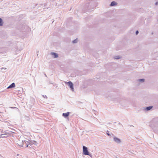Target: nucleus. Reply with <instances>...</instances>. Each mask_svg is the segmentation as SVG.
I'll return each mask as SVG.
<instances>
[{"label":"nucleus","mask_w":158,"mask_h":158,"mask_svg":"<svg viewBox=\"0 0 158 158\" xmlns=\"http://www.w3.org/2000/svg\"><path fill=\"white\" fill-rule=\"evenodd\" d=\"M83 154L85 155H87L89 153L87 147L85 146L83 147Z\"/></svg>","instance_id":"f257e3e1"},{"label":"nucleus","mask_w":158,"mask_h":158,"mask_svg":"<svg viewBox=\"0 0 158 158\" xmlns=\"http://www.w3.org/2000/svg\"><path fill=\"white\" fill-rule=\"evenodd\" d=\"M67 83L68 84L69 87L71 89V90L73 91V83L71 81H69L67 82Z\"/></svg>","instance_id":"f03ea898"},{"label":"nucleus","mask_w":158,"mask_h":158,"mask_svg":"<svg viewBox=\"0 0 158 158\" xmlns=\"http://www.w3.org/2000/svg\"><path fill=\"white\" fill-rule=\"evenodd\" d=\"M114 140L116 143H121L120 139L118 138L115 137H114Z\"/></svg>","instance_id":"7ed1b4c3"},{"label":"nucleus","mask_w":158,"mask_h":158,"mask_svg":"<svg viewBox=\"0 0 158 158\" xmlns=\"http://www.w3.org/2000/svg\"><path fill=\"white\" fill-rule=\"evenodd\" d=\"M22 144H19V145H21L23 147L24 146H26L27 145V143H28V142L27 141L24 140L23 141V140H22Z\"/></svg>","instance_id":"20e7f679"},{"label":"nucleus","mask_w":158,"mask_h":158,"mask_svg":"<svg viewBox=\"0 0 158 158\" xmlns=\"http://www.w3.org/2000/svg\"><path fill=\"white\" fill-rule=\"evenodd\" d=\"M15 87V83H13L7 88V89L12 88H14Z\"/></svg>","instance_id":"39448f33"},{"label":"nucleus","mask_w":158,"mask_h":158,"mask_svg":"<svg viewBox=\"0 0 158 158\" xmlns=\"http://www.w3.org/2000/svg\"><path fill=\"white\" fill-rule=\"evenodd\" d=\"M70 113L69 112H67L65 113H63L62 114V116L65 118L68 117L69 114Z\"/></svg>","instance_id":"423d86ee"},{"label":"nucleus","mask_w":158,"mask_h":158,"mask_svg":"<svg viewBox=\"0 0 158 158\" xmlns=\"http://www.w3.org/2000/svg\"><path fill=\"white\" fill-rule=\"evenodd\" d=\"M51 54L52 55L54 56V58H56L58 57V56L57 54L55 52H51Z\"/></svg>","instance_id":"0eeeda50"},{"label":"nucleus","mask_w":158,"mask_h":158,"mask_svg":"<svg viewBox=\"0 0 158 158\" xmlns=\"http://www.w3.org/2000/svg\"><path fill=\"white\" fill-rule=\"evenodd\" d=\"M117 3L116 2H115L114 1H113L111 3L110 6H114L117 5Z\"/></svg>","instance_id":"6e6552de"},{"label":"nucleus","mask_w":158,"mask_h":158,"mask_svg":"<svg viewBox=\"0 0 158 158\" xmlns=\"http://www.w3.org/2000/svg\"><path fill=\"white\" fill-rule=\"evenodd\" d=\"M153 107V106H148L147 107L146 109L145 110L147 111H148L150 110Z\"/></svg>","instance_id":"1a4fd4ad"},{"label":"nucleus","mask_w":158,"mask_h":158,"mask_svg":"<svg viewBox=\"0 0 158 158\" xmlns=\"http://www.w3.org/2000/svg\"><path fill=\"white\" fill-rule=\"evenodd\" d=\"M3 25V22L2 19L0 18V26H2Z\"/></svg>","instance_id":"9d476101"},{"label":"nucleus","mask_w":158,"mask_h":158,"mask_svg":"<svg viewBox=\"0 0 158 158\" xmlns=\"http://www.w3.org/2000/svg\"><path fill=\"white\" fill-rule=\"evenodd\" d=\"M27 147H30V146H29L30 145L31 146V145H32V143H31V142H28V143H27Z\"/></svg>","instance_id":"9b49d317"},{"label":"nucleus","mask_w":158,"mask_h":158,"mask_svg":"<svg viewBox=\"0 0 158 158\" xmlns=\"http://www.w3.org/2000/svg\"><path fill=\"white\" fill-rule=\"evenodd\" d=\"M78 41V40L77 39H76L74 40L73 41V43H76Z\"/></svg>","instance_id":"f8f14e48"},{"label":"nucleus","mask_w":158,"mask_h":158,"mask_svg":"<svg viewBox=\"0 0 158 158\" xmlns=\"http://www.w3.org/2000/svg\"><path fill=\"white\" fill-rule=\"evenodd\" d=\"M138 81L141 82H143L144 81V79H139L138 80Z\"/></svg>","instance_id":"ddd939ff"},{"label":"nucleus","mask_w":158,"mask_h":158,"mask_svg":"<svg viewBox=\"0 0 158 158\" xmlns=\"http://www.w3.org/2000/svg\"><path fill=\"white\" fill-rule=\"evenodd\" d=\"M114 58L115 59H120V57L119 56H114Z\"/></svg>","instance_id":"4468645a"},{"label":"nucleus","mask_w":158,"mask_h":158,"mask_svg":"<svg viewBox=\"0 0 158 158\" xmlns=\"http://www.w3.org/2000/svg\"><path fill=\"white\" fill-rule=\"evenodd\" d=\"M40 5L41 6H43L44 5V6L45 7L47 6V4L46 3H44L43 4H40Z\"/></svg>","instance_id":"2eb2a0df"},{"label":"nucleus","mask_w":158,"mask_h":158,"mask_svg":"<svg viewBox=\"0 0 158 158\" xmlns=\"http://www.w3.org/2000/svg\"><path fill=\"white\" fill-rule=\"evenodd\" d=\"M87 155H88L89 156L91 157H92V155L91 154H90L89 153H88V154Z\"/></svg>","instance_id":"dca6fc26"},{"label":"nucleus","mask_w":158,"mask_h":158,"mask_svg":"<svg viewBox=\"0 0 158 158\" xmlns=\"http://www.w3.org/2000/svg\"><path fill=\"white\" fill-rule=\"evenodd\" d=\"M6 68H2L1 69V70H6Z\"/></svg>","instance_id":"f3484780"},{"label":"nucleus","mask_w":158,"mask_h":158,"mask_svg":"<svg viewBox=\"0 0 158 158\" xmlns=\"http://www.w3.org/2000/svg\"><path fill=\"white\" fill-rule=\"evenodd\" d=\"M95 157H99V154H96L95 155Z\"/></svg>","instance_id":"a211bd4d"},{"label":"nucleus","mask_w":158,"mask_h":158,"mask_svg":"<svg viewBox=\"0 0 158 158\" xmlns=\"http://www.w3.org/2000/svg\"><path fill=\"white\" fill-rule=\"evenodd\" d=\"M3 135H3V134H2V135H1V138H4V137H5V136H3Z\"/></svg>","instance_id":"6ab92c4d"},{"label":"nucleus","mask_w":158,"mask_h":158,"mask_svg":"<svg viewBox=\"0 0 158 158\" xmlns=\"http://www.w3.org/2000/svg\"><path fill=\"white\" fill-rule=\"evenodd\" d=\"M139 33V31H136L135 32L136 34L137 35Z\"/></svg>","instance_id":"aec40b11"},{"label":"nucleus","mask_w":158,"mask_h":158,"mask_svg":"<svg viewBox=\"0 0 158 158\" xmlns=\"http://www.w3.org/2000/svg\"><path fill=\"white\" fill-rule=\"evenodd\" d=\"M43 97H44V98H47V97L46 95H42Z\"/></svg>","instance_id":"412c9836"},{"label":"nucleus","mask_w":158,"mask_h":158,"mask_svg":"<svg viewBox=\"0 0 158 158\" xmlns=\"http://www.w3.org/2000/svg\"><path fill=\"white\" fill-rule=\"evenodd\" d=\"M34 143H34V144H35V145H36V144L37 143L35 141H34Z\"/></svg>","instance_id":"4be33fe9"},{"label":"nucleus","mask_w":158,"mask_h":158,"mask_svg":"<svg viewBox=\"0 0 158 158\" xmlns=\"http://www.w3.org/2000/svg\"><path fill=\"white\" fill-rule=\"evenodd\" d=\"M155 5H158V2H156Z\"/></svg>","instance_id":"5701e85b"},{"label":"nucleus","mask_w":158,"mask_h":158,"mask_svg":"<svg viewBox=\"0 0 158 158\" xmlns=\"http://www.w3.org/2000/svg\"><path fill=\"white\" fill-rule=\"evenodd\" d=\"M107 135H108V136H110V134H109V133H107Z\"/></svg>","instance_id":"b1692460"},{"label":"nucleus","mask_w":158,"mask_h":158,"mask_svg":"<svg viewBox=\"0 0 158 158\" xmlns=\"http://www.w3.org/2000/svg\"><path fill=\"white\" fill-rule=\"evenodd\" d=\"M44 75H45V77H47V76L45 74Z\"/></svg>","instance_id":"393cba45"},{"label":"nucleus","mask_w":158,"mask_h":158,"mask_svg":"<svg viewBox=\"0 0 158 158\" xmlns=\"http://www.w3.org/2000/svg\"><path fill=\"white\" fill-rule=\"evenodd\" d=\"M86 6H89L88 5H87V4H86Z\"/></svg>","instance_id":"a878e982"},{"label":"nucleus","mask_w":158,"mask_h":158,"mask_svg":"<svg viewBox=\"0 0 158 158\" xmlns=\"http://www.w3.org/2000/svg\"><path fill=\"white\" fill-rule=\"evenodd\" d=\"M37 5V4H36V5H35V6H36Z\"/></svg>","instance_id":"bb28decb"},{"label":"nucleus","mask_w":158,"mask_h":158,"mask_svg":"<svg viewBox=\"0 0 158 158\" xmlns=\"http://www.w3.org/2000/svg\"><path fill=\"white\" fill-rule=\"evenodd\" d=\"M116 158H118L117 157H116Z\"/></svg>","instance_id":"cd10ccee"},{"label":"nucleus","mask_w":158,"mask_h":158,"mask_svg":"<svg viewBox=\"0 0 158 158\" xmlns=\"http://www.w3.org/2000/svg\"><path fill=\"white\" fill-rule=\"evenodd\" d=\"M118 124H121V123H118Z\"/></svg>","instance_id":"c85d7f7f"}]
</instances>
